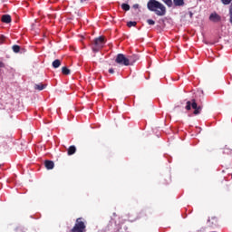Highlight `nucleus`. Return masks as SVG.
<instances>
[{
	"label": "nucleus",
	"instance_id": "1",
	"mask_svg": "<svg viewBox=\"0 0 232 232\" xmlns=\"http://www.w3.org/2000/svg\"><path fill=\"white\" fill-rule=\"evenodd\" d=\"M147 8L150 12H154L159 17L166 15V5L157 0H149L147 3Z\"/></svg>",
	"mask_w": 232,
	"mask_h": 232
},
{
	"label": "nucleus",
	"instance_id": "2",
	"mask_svg": "<svg viewBox=\"0 0 232 232\" xmlns=\"http://www.w3.org/2000/svg\"><path fill=\"white\" fill-rule=\"evenodd\" d=\"M104 44H106V38L104 36H99L95 38L92 43V50L94 53L101 52L102 48H104Z\"/></svg>",
	"mask_w": 232,
	"mask_h": 232
},
{
	"label": "nucleus",
	"instance_id": "3",
	"mask_svg": "<svg viewBox=\"0 0 232 232\" xmlns=\"http://www.w3.org/2000/svg\"><path fill=\"white\" fill-rule=\"evenodd\" d=\"M192 110H194L193 111V115H200L201 111H202V106L198 105V103H197V100L192 99L191 101H188L185 106V110H187V111H189Z\"/></svg>",
	"mask_w": 232,
	"mask_h": 232
},
{
	"label": "nucleus",
	"instance_id": "4",
	"mask_svg": "<svg viewBox=\"0 0 232 232\" xmlns=\"http://www.w3.org/2000/svg\"><path fill=\"white\" fill-rule=\"evenodd\" d=\"M70 232H86V220L83 218H78Z\"/></svg>",
	"mask_w": 232,
	"mask_h": 232
},
{
	"label": "nucleus",
	"instance_id": "5",
	"mask_svg": "<svg viewBox=\"0 0 232 232\" xmlns=\"http://www.w3.org/2000/svg\"><path fill=\"white\" fill-rule=\"evenodd\" d=\"M115 63H117V64H121V66H130V60L128 59V56L126 57V55L122 53H119L116 56Z\"/></svg>",
	"mask_w": 232,
	"mask_h": 232
},
{
	"label": "nucleus",
	"instance_id": "6",
	"mask_svg": "<svg viewBox=\"0 0 232 232\" xmlns=\"http://www.w3.org/2000/svg\"><path fill=\"white\" fill-rule=\"evenodd\" d=\"M209 21H211V23H220L222 21V16L217 13H212L209 15Z\"/></svg>",
	"mask_w": 232,
	"mask_h": 232
},
{
	"label": "nucleus",
	"instance_id": "7",
	"mask_svg": "<svg viewBox=\"0 0 232 232\" xmlns=\"http://www.w3.org/2000/svg\"><path fill=\"white\" fill-rule=\"evenodd\" d=\"M128 60H129V66H133V64H135V63L139 61V55L132 54L130 56H128Z\"/></svg>",
	"mask_w": 232,
	"mask_h": 232
},
{
	"label": "nucleus",
	"instance_id": "8",
	"mask_svg": "<svg viewBox=\"0 0 232 232\" xmlns=\"http://www.w3.org/2000/svg\"><path fill=\"white\" fill-rule=\"evenodd\" d=\"M44 166L46 168V169H53V168L55 167V163H53V160H45L44 161Z\"/></svg>",
	"mask_w": 232,
	"mask_h": 232
},
{
	"label": "nucleus",
	"instance_id": "9",
	"mask_svg": "<svg viewBox=\"0 0 232 232\" xmlns=\"http://www.w3.org/2000/svg\"><path fill=\"white\" fill-rule=\"evenodd\" d=\"M76 151H77V148L75 147V145H72L67 150V155L69 156L75 155Z\"/></svg>",
	"mask_w": 232,
	"mask_h": 232
},
{
	"label": "nucleus",
	"instance_id": "10",
	"mask_svg": "<svg viewBox=\"0 0 232 232\" xmlns=\"http://www.w3.org/2000/svg\"><path fill=\"white\" fill-rule=\"evenodd\" d=\"M2 23H12V16H10V14L2 15Z\"/></svg>",
	"mask_w": 232,
	"mask_h": 232
},
{
	"label": "nucleus",
	"instance_id": "11",
	"mask_svg": "<svg viewBox=\"0 0 232 232\" xmlns=\"http://www.w3.org/2000/svg\"><path fill=\"white\" fill-rule=\"evenodd\" d=\"M34 90H37L38 92H43V90H44V88H46V84H43V83H36L34 86Z\"/></svg>",
	"mask_w": 232,
	"mask_h": 232
},
{
	"label": "nucleus",
	"instance_id": "12",
	"mask_svg": "<svg viewBox=\"0 0 232 232\" xmlns=\"http://www.w3.org/2000/svg\"><path fill=\"white\" fill-rule=\"evenodd\" d=\"M61 66V60L56 59L53 62V68H59Z\"/></svg>",
	"mask_w": 232,
	"mask_h": 232
},
{
	"label": "nucleus",
	"instance_id": "13",
	"mask_svg": "<svg viewBox=\"0 0 232 232\" xmlns=\"http://www.w3.org/2000/svg\"><path fill=\"white\" fill-rule=\"evenodd\" d=\"M62 73L63 75H70L71 71H70V69H68V67L64 66L62 68Z\"/></svg>",
	"mask_w": 232,
	"mask_h": 232
},
{
	"label": "nucleus",
	"instance_id": "14",
	"mask_svg": "<svg viewBox=\"0 0 232 232\" xmlns=\"http://www.w3.org/2000/svg\"><path fill=\"white\" fill-rule=\"evenodd\" d=\"M176 6H184V0H173Z\"/></svg>",
	"mask_w": 232,
	"mask_h": 232
},
{
	"label": "nucleus",
	"instance_id": "15",
	"mask_svg": "<svg viewBox=\"0 0 232 232\" xmlns=\"http://www.w3.org/2000/svg\"><path fill=\"white\" fill-rule=\"evenodd\" d=\"M163 3L169 6V8H171L173 6V1L172 0H161Z\"/></svg>",
	"mask_w": 232,
	"mask_h": 232
},
{
	"label": "nucleus",
	"instance_id": "16",
	"mask_svg": "<svg viewBox=\"0 0 232 232\" xmlns=\"http://www.w3.org/2000/svg\"><path fill=\"white\" fill-rule=\"evenodd\" d=\"M13 52H14V53H19V52H21V46L19 45H13Z\"/></svg>",
	"mask_w": 232,
	"mask_h": 232
},
{
	"label": "nucleus",
	"instance_id": "17",
	"mask_svg": "<svg viewBox=\"0 0 232 232\" xmlns=\"http://www.w3.org/2000/svg\"><path fill=\"white\" fill-rule=\"evenodd\" d=\"M121 8L122 10H124L125 12H128L130 10V5L128 4H122L121 5Z\"/></svg>",
	"mask_w": 232,
	"mask_h": 232
},
{
	"label": "nucleus",
	"instance_id": "18",
	"mask_svg": "<svg viewBox=\"0 0 232 232\" xmlns=\"http://www.w3.org/2000/svg\"><path fill=\"white\" fill-rule=\"evenodd\" d=\"M127 26H128L129 28H131V26H137V22H132V21L128 22V23H127Z\"/></svg>",
	"mask_w": 232,
	"mask_h": 232
},
{
	"label": "nucleus",
	"instance_id": "19",
	"mask_svg": "<svg viewBox=\"0 0 232 232\" xmlns=\"http://www.w3.org/2000/svg\"><path fill=\"white\" fill-rule=\"evenodd\" d=\"M232 0H221V2L223 3V5H229L231 3Z\"/></svg>",
	"mask_w": 232,
	"mask_h": 232
},
{
	"label": "nucleus",
	"instance_id": "20",
	"mask_svg": "<svg viewBox=\"0 0 232 232\" xmlns=\"http://www.w3.org/2000/svg\"><path fill=\"white\" fill-rule=\"evenodd\" d=\"M147 23H148V24H150V25L155 24V22L153 20H151V19H148Z\"/></svg>",
	"mask_w": 232,
	"mask_h": 232
},
{
	"label": "nucleus",
	"instance_id": "21",
	"mask_svg": "<svg viewBox=\"0 0 232 232\" xmlns=\"http://www.w3.org/2000/svg\"><path fill=\"white\" fill-rule=\"evenodd\" d=\"M229 16H230L229 21H230V23L232 24V11H229Z\"/></svg>",
	"mask_w": 232,
	"mask_h": 232
},
{
	"label": "nucleus",
	"instance_id": "22",
	"mask_svg": "<svg viewBox=\"0 0 232 232\" xmlns=\"http://www.w3.org/2000/svg\"><path fill=\"white\" fill-rule=\"evenodd\" d=\"M109 73H111V74L115 73V71L113 70V68L109 69Z\"/></svg>",
	"mask_w": 232,
	"mask_h": 232
},
{
	"label": "nucleus",
	"instance_id": "23",
	"mask_svg": "<svg viewBox=\"0 0 232 232\" xmlns=\"http://www.w3.org/2000/svg\"><path fill=\"white\" fill-rule=\"evenodd\" d=\"M0 68H5V63H3V62H0Z\"/></svg>",
	"mask_w": 232,
	"mask_h": 232
},
{
	"label": "nucleus",
	"instance_id": "24",
	"mask_svg": "<svg viewBox=\"0 0 232 232\" xmlns=\"http://www.w3.org/2000/svg\"><path fill=\"white\" fill-rule=\"evenodd\" d=\"M133 8H139V4L134 5Z\"/></svg>",
	"mask_w": 232,
	"mask_h": 232
},
{
	"label": "nucleus",
	"instance_id": "25",
	"mask_svg": "<svg viewBox=\"0 0 232 232\" xmlns=\"http://www.w3.org/2000/svg\"><path fill=\"white\" fill-rule=\"evenodd\" d=\"M231 11H232V3L230 5V8H229V12H231Z\"/></svg>",
	"mask_w": 232,
	"mask_h": 232
},
{
	"label": "nucleus",
	"instance_id": "26",
	"mask_svg": "<svg viewBox=\"0 0 232 232\" xmlns=\"http://www.w3.org/2000/svg\"><path fill=\"white\" fill-rule=\"evenodd\" d=\"M212 220H215V222H217V218H212Z\"/></svg>",
	"mask_w": 232,
	"mask_h": 232
},
{
	"label": "nucleus",
	"instance_id": "27",
	"mask_svg": "<svg viewBox=\"0 0 232 232\" xmlns=\"http://www.w3.org/2000/svg\"><path fill=\"white\" fill-rule=\"evenodd\" d=\"M198 1H202V0H198Z\"/></svg>",
	"mask_w": 232,
	"mask_h": 232
},
{
	"label": "nucleus",
	"instance_id": "28",
	"mask_svg": "<svg viewBox=\"0 0 232 232\" xmlns=\"http://www.w3.org/2000/svg\"><path fill=\"white\" fill-rule=\"evenodd\" d=\"M0 168H1V164H0Z\"/></svg>",
	"mask_w": 232,
	"mask_h": 232
}]
</instances>
